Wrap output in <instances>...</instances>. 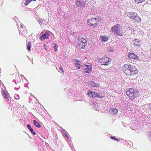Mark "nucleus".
<instances>
[{"instance_id":"14","label":"nucleus","mask_w":151,"mask_h":151,"mask_svg":"<svg viewBox=\"0 0 151 151\" xmlns=\"http://www.w3.org/2000/svg\"><path fill=\"white\" fill-rule=\"evenodd\" d=\"M3 92L2 95L4 96V98L5 99L6 101H9V99H11V98L8 95H7L6 93L4 91H3Z\"/></svg>"},{"instance_id":"24","label":"nucleus","mask_w":151,"mask_h":151,"mask_svg":"<svg viewBox=\"0 0 151 151\" xmlns=\"http://www.w3.org/2000/svg\"><path fill=\"white\" fill-rule=\"evenodd\" d=\"M110 138L111 139H113L114 140H116V141H119V140L117 139H116V138H115V137H110Z\"/></svg>"},{"instance_id":"9","label":"nucleus","mask_w":151,"mask_h":151,"mask_svg":"<svg viewBox=\"0 0 151 151\" xmlns=\"http://www.w3.org/2000/svg\"><path fill=\"white\" fill-rule=\"evenodd\" d=\"M92 70V68L91 65H84L83 68V72L85 73H90Z\"/></svg>"},{"instance_id":"11","label":"nucleus","mask_w":151,"mask_h":151,"mask_svg":"<svg viewBox=\"0 0 151 151\" xmlns=\"http://www.w3.org/2000/svg\"><path fill=\"white\" fill-rule=\"evenodd\" d=\"M50 36V34L47 32L44 33L43 34L41 35L40 39L41 40H43L45 39L48 38Z\"/></svg>"},{"instance_id":"23","label":"nucleus","mask_w":151,"mask_h":151,"mask_svg":"<svg viewBox=\"0 0 151 151\" xmlns=\"http://www.w3.org/2000/svg\"><path fill=\"white\" fill-rule=\"evenodd\" d=\"M29 130L33 134L35 135L36 134L35 132L34 131L33 129L32 128Z\"/></svg>"},{"instance_id":"15","label":"nucleus","mask_w":151,"mask_h":151,"mask_svg":"<svg viewBox=\"0 0 151 151\" xmlns=\"http://www.w3.org/2000/svg\"><path fill=\"white\" fill-rule=\"evenodd\" d=\"M91 84V86L92 87H99V85L96 83H95V82L91 81L90 83Z\"/></svg>"},{"instance_id":"8","label":"nucleus","mask_w":151,"mask_h":151,"mask_svg":"<svg viewBox=\"0 0 151 151\" xmlns=\"http://www.w3.org/2000/svg\"><path fill=\"white\" fill-rule=\"evenodd\" d=\"M99 93L93 91H88L87 93V95L93 98L97 97L98 99L102 98L103 97H101L99 95Z\"/></svg>"},{"instance_id":"29","label":"nucleus","mask_w":151,"mask_h":151,"mask_svg":"<svg viewBox=\"0 0 151 151\" xmlns=\"http://www.w3.org/2000/svg\"><path fill=\"white\" fill-rule=\"evenodd\" d=\"M65 136H66L67 137H68V135H67V134H66L65 135Z\"/></svg>"},{"instance_id":"16","label":"nucleus","mask_w":151,"mask_h":151,"mask_svg":"<svg viewBox=\"0 0 151 151\" xmlns=\"http://www.w3.org/2000/svg\"><path fill=\"white\" fill-rule=\"evenodd\" d=\"M133 42L134 43V45L135 46H139L140 45L139 40L138 39H136L134 40Z\"/></svg>"},{"instance_id":"7","label":"nucleus","mask_w":151,"mask_h":151,"mask_svg":"<svg viewBox=\"0 0 151 151\" xmlns=\"http://www.w3.org/2000/svg\"><path fill=\"white\" fill-rule=\"evenodd\" d=\"M111 60L108 57H104L100 59L99 62L101 65L106 66L110 63Z\"/></svg>"},{"instance_id":"6","label":"nucleus","mask_w":151,"mask_h":151,"mask_svg":"<svg viewBox=\"0 0 151 151\" xmlns=\"http://www.w3.org/2000/svg\"><path fill=\"white\" fill-rule=\"evenodd\" d=\"M99 22L100 20L98 17H92L88 19L87 24L88 25L95 27Z\"/></svg>"},{"instance_id":"2","label":"nucleus","mask_w":151,"mask_h":151,"mask_svg":"<svg viewBox=\"0 0 151 151\" xmlns=\"http://www.w3.org/2000/svg\"><path fill=\"white\" fill-rule=\"evenodd\" d=\"M127 15L135 23H138L141 21V18L136 12H128Z\"/></svg>"},{"instance_id":"19","label":"nucleus","mask_w":151,"mask_h":151,"mask_svg":"<svg viewBox=\"0 0 151 151\" xmlns=\"http://www.w3.org/2000/svg\"><path fill=\"white\" fill-rule=\"evenodd\" d=\"M27 49L29 51L30 50L31 46V42L29 41L27 43Z\"/></svg>"},{"instance_id":"21","label":"nucleus","mask_w":151,"mask_h":151,"mask_svg":"<svg viewBox=\"0 0 151 151\" xmlns=\"http://www.w3.org/2000/svg\"><path fill=\"white\" fill-rule=\"evenodd\" d=\"M31 1H30V0H26L24 2V4L26 5H27Z\"/></svg>"},{"instance_id":"26","label":"nucleus","mask_w":151,"mask_h":151,"mask_svg":"<svg viewBox=\"0 0 151 151\" xmlns=\"http://www.w3.org/2000/svg\"><path fill=\"white\" fill-rule=\"evenodd\" d=\"M27 127L29 129V130L32 128L31 126L29 124H27Z\"/></svg>"},{"instance_id":"13","label":"nucleus","mask_w":151,"mask_h":151,"mask_svg":"<svg viewBox=\"0 0 151 151\" xmlns=\"http://www.w3.org/2000/svg\"><path fill=\"white\" fill-rule=\"evenodd\" d=\"M108 37L106 35H101L100 36V39L102 42H105L107 41L108 40Z\"/></svg>"},{"instance_id":"20","label":"nucleus","mask_w":151,"mask_h":151,"mask_svg":"<svg viewBox=\"0 0 151 151\" xmlns=\"http://www.w3.org/2000/svg\"><path fill=\"white\" fill-rule=\"evenodd\" d=\"M145 0H135V2L137 4H139L145 1Z\"/></svg>"},{"instance_id":"4","label":"nucleus","mask_w":151,"mask_h":151,"mask_svg":"<svg viewBox=\"0 0 151 151\" xmlns=\"http://www.w3.org/2000/svg\"><path fill=\"white\" fill-rule=\"evenodd\" d=\"M111 30L114 34L118 36H122V26L121 25L117 24L111 28Z\"/></svg>"},{"instance_id":"3","label":"nucleus","mask_w":151,"mask_h":151,"mask_svg":"<svg viewBox=\"0 0 151 151\" xmlns=\"http://www.w3.org/2000/svg\"><path fill=\"white\" fill-rule=\"evenodd\" d=\"M138 91L133 88H130L126 91V94L131 100H133L138 96Z\"/></svg>"},{"instance_id":"12","label":"nucleus","mask_w":151,"mask_h":151,"mask_svg":"<svg viewBox=\"0 0 151 151\" xmlns=\"http://www.w3.org/2000/svg\"><path fill=\"white\" fill-rule=\"evenodd\" d=\"M81 62L79 60H78L76 63H75V66L78 69H80L83 66V64H82Z\"/></svg>"},{"instance_id":"5","label":"nucleus","mask_w":151,"mask_h":151,"mask_svg":"<svg viewBox=\"0 0 151 151\" xmlns=\"http://www.w3.org/2000/svg\"><path fill=\"white\" fill-rule=\"evenodd\" d=\"M77 43L78 47L80 50L85 49L87 45L86 40L83 38H78Z\"/></svg>"},{"instance_id":"10","label":"nucleus","mask_w":151,"mask_h":151,"mask_svg":"<svg viewBox=\"0 0 151 151\" xmlns=\"http://www.w3.org/2000/svg\"><path fill=\"white\" fill-rule=\"evenodd\" d=\"M128 56L131 60H138L139 59V57L135 54L129 52L128 54Z\"/></svg>"},{"instance_id":"1","label":"nucleus","mask_w":151,"mask_h":151,"mask_svg":"<svg viewBox=\"0 0 151 151\" xmlns=\"http://www.w3.org/2000/svg\"><path fill=\"white\" fill-rule=\"evenodd\" d=\"M122 70L127 76H133L138 73V70L135 66L129 63L124 64L122 68Z\"/></svg>"},{"instance_id":"27","label":"nucleus","mask_w":151,"mask_h":151,"mask_svg":"<svg viewBox=\"0 0 151 151\" xmlns=\"http://www.w3.org/2000/svg\"><path fill=\"white\" fill-rule=\"evenodd\" d=\"M44 46V47H46V44H44V46Z\"/></svg>"},{"instance_id":"17","label":"nucleus","mask_w":151,"mask_h":151,"mask_svg":"<svg viewBox=\"0 0 151 151\" xmlns=\"http://www.w3.org/2000/svg\"><path fill=\"white\" fill-rule=\"evenodd\" d=\"M33 122L35 125L37 127L40 128L41 127L40 125L36 120H34Z\"/></svg>"},{"instance_id":"18","label":"nucleus","mask_w":151,"mask_h":151,"mask_svg":"<svg viewBox=\"0 0 151 151\" xmlns=\"http://www.w3.org/2000/svg\"><path fill=\"white\" fill-rule=\"evenodd\" d=\"M112 112V114L113 115L117 113L118 111V110L116 108H113L112 109H111Z\"/></svg>"},{"instance_id":"30","label":"nucleus","mask_w":151,"mask_h":151,"mask_svg":"<svg viewBox=\"0 0 151 151\" xmlns=\"http://www.w3.org/2000/svg\"><path fill=\"white\" fill-rule=\"evenodd\" d=\"M46 47H45V49L46 50H47V49H46Z\"/></svg>"},{"instance_id":"25","label":"nucleus","mask_w":151,"mask_h":151,"mask_svg":"<svg viewBox=\"0 0 151 151\" xmlns=\"http://www.w3.org/2000/svg\"><path fill=\"white\" fill-rule=\"evenodd\" d=\"M60 70L63 73H64V71L62 67H60L59 68Z\"/></svg>"},{"instance_id":"22","label":"nucleus","mask_w":151,"mask_h":151,"mask_svg":"<svg viewBox=\"0 0 151 151\" xmlns=\"http://www.w3.org/2000/svg\"><path fill=\"white\" fill-rule=\"evenodd\" d=\"M58 46L56 44H55V45L54 47V51L55 52H57L58 51Z\"/></svg>"},{"instance_id":"28","label":"nucleus","mask_w":151,"mask_h":151,"mask_svg":"<svg viewBox=\"0 0 151 151\" xmlns=\"http://www.w3.org/2000/svg\"><path fill=\"white\" fill-rule=\"evenodd\" d=\"M30 1H36V0H30Z\"/></svg>"}]
</instances>
